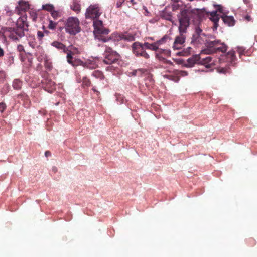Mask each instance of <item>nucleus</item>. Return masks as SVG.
I'll list each match as a JSON object with an SVG mask.
<instances>
[{"mask_svg": "<svg viewBox=\"0 0 257 257\" xmlns=\"http://www.w3.org/2000/svg\"><path fill=\"white\" fill-rule=\"evenodd\" d=\"M4 50L0 47V58H2L4 55Z\"/></svg>", "mask_w": 257, "mask_h": 257, "instance_id": "nucleus-51", "label": "nucleus"}, {"mask_svg": "<svg viewBox=\"0 0 257 257\" xmlns=\"http://www.w3.org/2000/svg\"><path fill=\"white\" fill-rule=\"evenodd\" d=\"M71 8L73 11H75L77 13H78L81 10V6L76 1H74L72 4L71 6Z\"/></svg>", "mask_w": 257, "mask_h": 257, "instance_id": "nucleus-20", "label": "nucleus"}, {"mask_svg": "<svg viewBox=\"0 0 257 257\" xmlns=\"http://www.w3.org/2000/svg\"><path fill=\"white\" fill-rule=\"evenodd\" d=\"M17 25L18 28L27 31L29 25L27 22V18L24 16L20 17L17 20Z\"/></svg>", "mask_w": 257, "mask_h": 257, "instance_id": "nucleus-10", "label": "nucleus"}, {"mask_svg": "<svg viewBox=\"0 0 257 257\" xmlns=\"http://www.w3.org/2000/svg\"><path fill=\"white\" fill-rule=\"evenodd\" d=\"M161 16L162 18L168 20L172 21V16L170 12H167L166 11H163L161 13Z\"/></svg>", "mask_w": 257, "mask_h": 257, "instance_id": "nucleus-24", "label": "nucleus"}, {"mask_svg": "<svg viewBox=\"0 0 257 257\" xmlns=\"http://www.w3.org/2000/svg\"><path fill=\"white\" fill-rule=\"evenodd\" d=\"M130 1L133 5H134L135 4H136V3L134 2V0H131Z\"/></svg>", "mask_w": 257, "mask_h": 257, "instance_id": "nucleus-57", "label": "nucleus"}, {"mask_svg": "<svg viewBox=\"0 0 257 257\" xmlns=\"http://www.w3.org/2000/svg\"><path fill=\"white\" fill-rule=\"evenodd\" d=\"M155 56L156 58H157L160 61H162L164 63L169 64L170 65H173V63L171 61L166 59L165 58H163L162 56H160L158 53H156Z\"/></svg>", "mask_w": 257, "mask_h": 257, "instance_id": "nucleus-27", "label": "nucleus"}, {"mask_svg": "<svg viewBox=\"0 0 257 257\" xmlns=\"http://www.w3.org/2000/svg\"><path fill=\"white\" fill-rule=\"evenodd\" d=\"M226 61L232 66L236 64V57L235 54V51H230L226 54Z\"/></svg>", "mask_w": 257, "mask_h": 257, "instance_id": "nucleus-11", "label": "nucleus"}, {"mask_svg": "<svg viewBox=\"0 0 257 257\" xmlns=\"http://www.w3.org/2000/svg\"><path fill=\"white\" fill-rule=\"evenodd\" d=\"M132 50L133 53L137 57L141 56L143 57L146 60L149 61L150 56L149 54L145 51V47L143 44L136 42L132 44Z\"/></svg>", "mask_w": 257, "mask_h": 257, "instance_id": "nucleus-5", "label": "nucleus"}, {"mask_svg": "<svg viewBox=\"0 0 257 257\" xmlns=\"http://www.w3.org/2000/svg\"><path fill=\"white\" fill-rule=\"evenodd\" d=\"M30 16L31 17V19L33 21H36L37 19V14L35 12H31L30 13Z\"/></svg>", "mask_w": 257, "mask_h": 257, "instance_id": "nucleus-40", "label": "nucleus"}, {"mask_svg": "<svg viewBox=\"0 0 257 257\" xmlns=\"http://www.w3.org/2000/svg\"><path fill=\"white\" fill-rule=\"evenodd\" d=\"M223 22L229 26H234L235 21L233 16L222 15L221 16Z\"/></svg>", "mask_w": 257, "mask_h": 257, "instance_id": "nucleus-13", "label": "nucleus"}, {"mask_svg": "<svg viewBox=\"0 0 257 257\" xmlns=\"http://www.w3.org/2000/svg\"><path fill=\"white\" fill-rule=\"evenodd\" d=\"M125 0H119L116 3V7L117 8H120L122 6L123 3L124 2Z\"/></svg>", "mask_w": 257, "mask_h": 257, "instance_id": "nucleus-43", "label": "nucleus"}, {"mask_svg": "<svg viewBox=\"0 0 257 257\" xmlns=\"http://www.w3.org/2000/svg\"><path fill=\"white\" fill-rule=\"evenodd\" d=\"M6 105L4 102H1L0 103V112H3L5 109H6Z\"/></svg>", "mask_w": 257, "mask_h": 257, "instance_id": "nucleus-41", "label": "nucleus"}, {"mask_svg": "<svg viewBox=\"0 0 257 257\" xmlns=\"http://www.w3.org/2000/svg\"><path fill=\"white\" fill-rule=\"evenodd\" d=\"M170 39V37L168 35H165L163 38H162L160 40L157 41V43L158 45H161L163 43L165 42L167 40Z\"/></svg>", "mask_w": 257, "mask_h": 257, "instance_id": "nucleus-34", "label": "nucleus"}, {"mask_svg": "<svg viewBox=\"0 0 257 257\" xmlns=\"http://www.w3.org/2000/svg\"><path fill=\"white\" fill-rule=\"evenodd\" d=\"M109 33V29L104 28L103 26L101 27L100 28L97 29L96 30V32L94 34L97 37H99V36H103V35L108 34Z\"/></svg>", "mask_w": 257, "mask_h": 257, "instance_id": "nucleus-16", "label": "nucleus"}, {"mask_svg": "<svg viewBox=\"0 0 257 257\" xmlns=\"http://www.w3.org/2000/svg\"><path fill=\"white\" fill-rule=\"evenodd\" d=\"M24 31L23 29L18 28L14 31V33L19 37H22L25 35Z\"/></svg>", "mask_w": 257, "mask_h": 257, "instance_id": "nucleus-31", "label": "nucleus"}, {"mask_svg": "<svg viewBox=\"0 0 257 257\" xmlns=\"http://www.w3.org/2000/svg\"><path fill=\"white\" fill-rule=\"evenodd\" d=\"M10 37L12 39L15 40H18L19 38L15 33H11L10 35Z\"/></svg>", "mask_w": 257, "mask_h": 257, "instance_id": "nucleus-42", "label": "nucleus"}, {"mask_svg": "<svg viewBox=\"0 0 257 257\" xmlns=\"http://www.w3.org/2000/svg\"><path fill=\"white\" fill-rule=\"evenodd\" d=\"M67 51H70L73 55L75 54H79L80 53V51L78 48H76L73 45L69 46L68 48Z\"/></svg>", "mask_w": 257, "mask_h": 257, "instance_id": "nucleus-26", "label": "nucleus"}, {"mask_svg": "<svg viewBox=\"0 0 257 257\" xmlns=\"http://www.w3.org/2000/svg\"><path fill=\"white\" fill-rule=\"evenodd\" d=\"M51 152H50V151H46V152H45V156H46V157H49V156H51Z\"/></svg>", "mask_w": 257, "mask_h": 257, "instance_id": "nucleus-52", "label": "nucleus"}, {"mask_svg": "<svg viewBox=\"0 0 257 257\" xmlns=\"http://www.w3.org/2000/svg\"><path fill=\"white\" fill-rule=\"evenodd\" d=\"M43 33H44V34H47V35H48V34H49V31H48V30H45V31L43 32Z\"/></svg>", "mask_w": 257, "mask_h": 257, "instance_id": "nucleus-56", "label": "nucleus"}, {"mask_svg": "<svg viewBox=\"0 0 257 257\" xmlns=\"http://www.w3.org/2000/svg\"><path fill=\"white\" fill-rule=\"evenodd\" d=\"M237 51L239 54L240 58H241L243 55H245L247 53V51H245V49L243 47H238Z\"/></svg>", "mask_w": 257, "mask_h": 257, "instance_id": "nucleus-30", "label": "nucleus"}, {"mask_svg": "<svg viewBox=\"0 0 257 257\" xmlns=\"http://www.w3.org/2000/svg\"><path fill=\"white\" fill-rule=\"evenodd\" d=\"M17 49L19 52H23L24 51V47L22 45H19L17 47Z\"/></svg>", "mask_w": 257, "mask_h": 257, "instance_id": "nucleus-47", "label": "nucleus"}, {"mask_svg": "<svg viewBox=\"0 0 257 257\" xmlns=\"http://www.w3.org/2000/svg\"><path fill=\"white\" fill-rule=\"evenodd\" d=\"M243 2L246 4H248L250 2V0H243Z\"/></svg>", "mask_w": 257, "mask_h": 257, "instance_id": "nucleus-55", "label": "nucleus"}, {"mask_svg": "<svg viewBox=\"0 0 257 257\" xmlns=\"http://www.w3.org/2000/svg\"><path fill=\"white\" fill-rule=\"evenodd\" d=\"M245 19L247 21H250L251 20V18L250 16L249 15H246L245 17Z\"/></svg>", "mask_w": 257, "mask_h": 257, "instance_id": "nucleus-54", "label": "nucleus"}, {"mask_svg": "<svg viewBox=\"0 0 257 257\" xmlns=\"http://www.w3.org/2000/svg\"><path fill=\"white\" fill-rule=\"evenodd\" d=\"M143 45H144L145 48L151 50L156 51L158 49L159 45H158L157 42L153 44H150L148 42H145L144 44H143Z\"/></svg>", "mask_w": 257, "mask_h": 257, "instance_id": "nucleus-17", "label": "nucleus"}, {"mask_svg": "<svg viewBox=\"0 0 257 257\" xmlns=\"http://www.w3.org/2000/svg\"><path fill=\"white\" fill-rule=\"evenodd\" d=\"M205 12V9H192L190 6L185 5L181 8L180 12L177 14L179 21L178 27L180 35L176 36L174 42V49H180L185 42L186 36L184 34L186 33L187 29L190 25L191 18H201Z\"/></svg>", "mask_w": 257, "mask_h": 257, "instance_id": "nucleus-1", "label": "nucleus"}, {"mask_svg": "<svg viewBox=\"0 0 257 257\" xmlns=\"http://www.w3.org/2000/svg\"><path fill=\"white\" fill-rule=\"evenodd\" d=\"M78 19L74 17H69L65 23V31L72 35H75L80 31Z\"/></svg>", "mask_w": 257, "mask_h": 257, "instance_id": "nucleus-3", "label": "nucleus"}, {"mask_svg": "<svg viewBox=\"0 0 257 257\" xmlns=\"http://www.w3.org/2000/svg\"><path fill=\"white\" fill-rule=\"evenodd\" d=\"M58 23L55 22L52 20H49V23L48 28L51 30H55L56 28Z\"/></svg>", "mask_w": 257, "mask_h": 257, "instance_id": "nucleus-33", "label": "nucleus"}, {"mask_svg": "<svg viewBox=\"0 0 257 257\" xmlns=\"http://www.w3.org/2000/svg\"><path fill=\"white\" fill-rule=\"evenodd\" d=\"M82 82V86L84 88L89 87L91 85V82L90 79H88L86 77H84L83 78Z\"/></svg>", "mask_w": 257, "mask_h": 257, "instance_id": "nucleus-28", "label": "nucleus"}, {"mask_svg": "<svg viewBox=\"0 0 257 257\" xmlns=\"http://www.w3.org/2000/svg\"><path fill=\"white\" fill-rule=\"evenodd\" d=\"M93 26H94V33L96 32V30L97 29L100 28L102 27V22L100 20L96 19L93 21Z\"/></svg>", "mask_w": 257, "mask_h": 257, "instance_id": "nucleus-21", "label": "nucleus"}, {"mask_svg": "<svg viewBox=\"0 0 257 257\" xmlns=\"http://www.w3.org/2000/svg\"><path fill=\"white\" fill-rule=\"evenodd\" d=\"M217 72L220 73L226 74L230 73V69L229 66L219 67L217 68Z\"/></svg>", "mask_w": 257, "mask_h": 257, "instance_id": "nucleus-23", "label": "nucleus"}, {"mask_svg": "<svg viewBox=\"0 0 257 257\" xmlns=\"http://www.w3.org/2000/svg\"><path fill=\"white\" fill-rule=\"evenodd\" d=\"M22 11H26L28 9H29V4L23 1H20L19 2V7H17Z\"/></svg>", "mask_w": 257, "mask_h": 257, "instance_id": "nucleus-25", "label": "nucleus"}, {"mask_svg": "<svg viewBox=\"0 0 257 257\" xmlns=\"http://www.w3.org/2000/svg\"><path fill=\"white\" fill-rule=\"evenodd\" d=\"M8 59H9L10 64H11L12 63H13L14 58L12 56H9L8 58Z\"/></svg>", "mask_w": 257, "mask_h": 257, "instance_id": "nucleus-50", "label": "nucleus"}, {"mask_svg": "<svg viewBox=\"0 0 257 257\" xmlns=\"http://www.w3.org/2000/svg\"><path fill=\"white\" fill-rule=\"evenodd\" d=\"M92 90L93 91L97 94V95H99L100 94V92L96 90L95 87H93Z\"/></svg>", "mask_w": 257, "mask_h": 257, "instance_id": "nucleus-53", "label": "nucleus"}, {"mask_svg": "<svg viewBox=\"0 0 257 257\" xmlns=\"http://www.w3.org/2000/svg\"><path fill=\"white\" fill-rule=\"evenodd\" d=\"M156 53H158L160 56H161V54H168L169 53V51L167 50L160 49L158 48V49L156 51Z\"/></svg>", "mask_w": 257, "mask_h": 257, "instance_id": "nucleus-38", "label": "nucleus"}, {"mask_svg": "<svg viewBox=\"0 0 257 257\" xmlns=\"http://www.w3.org/2000/svg\"><path fill=\"white\" fill-rule=\"evenodd\" d=\"M51 14L54 20L57 19L58 18H60L61 16V13L60 12L55 11L54 10H53L51 12Z\"/></svg>", "mask_w": 257, "mask_h": 257, "instance_id": "nucleus-32", "label": "nucleus"}, {"mask_svg": "<svg viewBox=\"0 0 257 257\" xmlns=\"http://www.w3.org/2000/svg\"><path fill=\"white\" fill-rule=\"evenodd\" d=\"M210 19L214 23L213 29H216L218 26V22L219 20V17L217 14V11L210 13Z\"/></svg>", "mask_w": 257, "mask_h": 257, "instance_id": "nucleus-12", "label": "nucleus"}, {"mask_svg": "<svg viewBox=\"0 0 257 257\" xmlns=\"http://www.w3.org/2000/svg\"><path fill=\"white\" fill-rule=\"evenodd\" d=\"M66 53H67V56H66V59L67 62L72 65V66H76L77 65V64L76 63L77 60L75 59L73 60V55L72 53L70 51H67Z\"/></svg>", "mask_w": 257, "mask_h": 257, "instance_id": "nucleus-15", "label": "nucleus"}, {"mask_svg": "<svg viewBox=\"0 0 257 257\" xmlns=\"http://www.w3.org/2000/svg\"><path fill=\"white\" fill-rule=\"evenodd\" d=\"M101 13L99 5H91L86 10L85 17L86 19H95L99 18Z\"/></svg>", "mask_w": 257, "mask_h": 257, "instance_id": "nucleus-6", "label": "nucleus"}, {"mask_svg": "<svg viewBox=\"0 0 257 257\" xmlns=\"http://www.w3.org/2000/svg\"><path fill=\"white\" fill-rule=\"evenodd\" d=\"M6 77V73L4 71H0V83L4 82Z\"/></svg>", "mask_w": 257, "mask_h": 257, "instance_id": "nucleus-39", "label": "nucleus"}, {"mask_svg": "<svg viewBox=\"0 0 257 257\" xmlns=\"http://www.w3.org/2000/svg\"><path fill=\"white\" fill-rule=\"evenodd\" d=\"M195 32L196 34L199 35H200V33L202 32V30L199 27H196Z\"/></svg>", "mask_w": 257, "mask_h": 257, "instance_id": "nucleus-49", "label": "nucleus"}, {"mask_svg": "<svg viewBox=\"0 0 257 257\" xmlns=\"http://www.w3.org/2000/svg\"><path fill=\"white\" fill-rule=\"evenodd\" d=\"M112 36H117L116 40L117 41L123 39L128 41H133L135 40V37L130 34L113 33Z\"/></svg>", "mask_w": 257, "mask_h": 257, "instance_id": "nucleus-9", "label": "nucleus"}, {"mask_svg": "<svg viewBox=\"0 0 257 257\" xmlns=\"http://www.w3.org/2000/svg\"><path fill=\"white\" fill-rule=\"evenodd\" d=\"M215 7H216V10L218 12H219L220 13L222 14V15H226V13L224 12V10L223 9V7L219 5H217L215 6Z\"/></svg>", "mask_w": 257, "mask_h": 257, "instance_id": "nucleus-37", "label": "nucleus"}, {"mask_svg": "<svg viewBox=\"0 0 257 257\" xmlns=\"http://www.w3.org/2000/svg\"><path fill=\"white\" fill-rule=\"evenodd\" d=\"M200 58V55H193L187 60V61L185 64V66L188 67H192L195 64H199Z\"/></svg>", "mask_w": 257, "mask_h": 257, "instance_id": "nucleus-8", "label": "nucleus"}, {"mask_svg": "<svg viewBox=\"0 0 257 257\" xmlns=\"http://www.w3.org/2000/svg\"><path fill=\"white\" fill-rule=\"evenodd\" d=\"M51 45L58 50H63L65 53L68 51V48L66 46L60 42L55 41L51 43Z\"/></svg>", "mask_w": 257, "mask_h": 257, "instance_id": "nucleus-14", "label": "nucleus"}, {"mask_svg": "<svg viewBox=\"0 0 257 257\" xmlns=\"http://www.w3.org/2000/svg\"><path fill=\"white\" fill-rule=\"evenodd\" d=\"M42 8L43 10H45L51 12L54 10V7L52 4H47L43 5Z\"/></svg>", "mask_w": 257, "mask_h": 257, "instance_id": "nucleus-29", "label": "nucleus"}, {"mask_svg": "<svg viewBox=\"0 0 257 257\" xmlns=\"http://www.w3.org/2000/svg\"><path fill=\"white\" fill-rule=\"evenodd\" d=\"M37 36L39 39H41L44 37V34L43 32L39 31L37 32Z\"/></svg>", "mask_w": 257, "mask_h": 257, "instance_id": "nucleus-44", "label": "nucleus"}, {"mask_svg": "<svg viewBox=\"0 0 257 257\" xmlns=\"http://www.w3.org/2000/svg\"><path fill=\"white\" fill-rule=\"evenodd\" d=\"M192 48L190 47H188L186 48H184L183 51L182 52L183 56H187L190 54L192 51Z\"/></svg>", "mask_w": 257, "mask_h": 257, "instance_id": "nucleus-36", "label": "nucleus"}, {"mask_svg": "<svg viewBox=\"0 0 257 257\" xmlns=\"http://www.w3.org/2000/svg\"><path fill=\"white\" fill-rule=\"evenodd\" d=\"M138 71H140L141 73H144L145 70L144 69H143L134 70L133 71V75H136L137 74V73Z\"/></svg>", "mask_w": 257, "mask_h": 257, "instance_id": "nucleus-45", "label": "nucleus"}, {"mask_svg": "<svg viewBox=\"0 0 257 257\" xmlns=\"http://www.w3.org/2000/svg\"><path fill=\"white\" fill-rule=\"evenodd\" d=\"M179 8V5L177 4H174L172 5V10L173 11H175L177 10Z\"/></svg>", "mask_w": 257, "mask_h": 257, "instance_id": "nucleus-48", "label": "nucleus"}, {"mask_svg": "<svg viewBox=\"0 0 257 257\" xmlns=\"http://www.w3.org/2000/svg\"><path fill=\"white\" fill-rule=\"evenodd\" d=\"M179 74L181 76H185L188 75V73L186 71H180L179 73Z\"/></svg>", "mask_w": 257, "mask_h": 257, "instance_id": "nucleus-46", "label": "nucleus"}, {"mask_svg": "<svg viewBox=\"0 0 257 257\" xmlns=\"http://www.w3.org/2000/svg\"><path fill=\"white\" fill-rule=\"evenodd\" d=\"M219 61L218 59L214 58L211 56H208L204 58H200L199 65H203L207 69L212 68L217 65Z\"/></svg>", "mask_w": 257, "mask_h": 257, "instance_id": "nucleus-7", "label": "nucleus"}, {"mask_svg": "<svg viewBox=\"0 0 257 257\" xmlns=\"http://www.w3.org/2000/svg\"><path fill=\"white\" fill-rule=\"evenodd\" d=\"M105 47L103 62L107 65H110L117 62L119 58L118 53L116 51H113L110 47L106 45H105Z\"/></svg>", "mask_w": 257, "mask_h": 257, "instance_id": "nucleus-4", "label": "nucleus"}, {"mask_svg": "<svg viewBox=\"0 0 257 257\" xmlns=\"http://www.w3.org/2000/svg\"><path fill=\"white\" fill-rule=\"evenodd\" d=\"M22 82L18 79H15L13 82V87L14 89L19 90L21 88Z\"/></svg>", "mask_w": 257, "mask_h": 257, "instance_id": "nucleus-19", "label": "nucleus"}, {"mask_svg": "<svg viewBox=\"0 0 257 257\" xmlns=\"http://www.w3.org/2000/svg\"><path fill=\"white\" fill-rule=\"evenodd\" d=\"M112 35H113V34L111 35V36L109 38H106L104 36H99V37H98V39H99L100 40H101L104 42H108L109 41H113V40H112L113 39L114 40H116L117 36L113 37Z\"/></svg>", "mask_w": 257, "mask_h": 257, "instance_id": "nucleus-22", "label": "nucleus"}, {"mask_svg": "<svg viewBox=\"0 0 257 257\" xmlns=\"http://www.w3.org/2000/svg\"><path fill=\"white\" fill-rule=\"evenodd\" d=\"M170 39V37L168 35H165L163 38H162L160 40L157 41V43L158 45H161L163 43L165 42L167 40Z\"/></svg>", "mask_w": 257, "mask_h": 257, "instance_id": "nucleus-35", "label": "nucleus"}, {"mask_svg": "<svg viewBox=\"0 0 257 257\" xmlns=\"http://www.w3.org/2000/svg\"><path fill=\"white\" fill-rule=\"evenodd\" d=\"M92 76L96 78L99 79L100 80H103L104 79V76L102 72L99 70H95L92 73Z\"/></svg>", "mask_w": 257, "mask_h": 257, "instance_id": "nucleus-18", "label": "nucleus"}, {"mask_svg": "<svg viewBox=\"0 0 257 257\" xmlns=\"http://www.w3.org/2000/svg\"><path fill=\"white\" fill-rule=\"evenodd\" d=\"M207 49L202 51V54H211L221 52H225L227 46L224 43H221L220 40L211 41L207 43Z\"/></svg>", "mask_w": 257, "mask_h": 257, "instance_id": "nucleus-2", "label": "nucleus"}]
</instances>
